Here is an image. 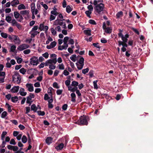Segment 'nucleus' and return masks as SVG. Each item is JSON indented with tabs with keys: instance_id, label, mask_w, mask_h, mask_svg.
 Masks as SVG:
<instances>
[{
	"instance_id": "obj_1",
	"label": "nucleus",
	"mask_w": 153,
	"mask_h": 153,
	"mask_svg": "<svg viewBox=\"0 0 153 153\" xmlns=\"http://www.w3.org/2000/svg\"><path fill=\"white\" fill-rule=\"evenodd\" d=\"M21 78L19 74L16 72H15L12 76V80L15 83L18 84L20 83Z\"/></svg>"
},
{
	"instance_id": "obj_2",
	"label": "nucleus",
	"mask_w": 153,
	"mask_h": 153,
	"mask_svg": "<svg viewBox=\"0 0 153 153\" xmlns=\"http://www.w3.org/2000/svg\"><path fill=\"white\" fill-rule=\"evenodd\" d=\"M76 123L79 125H87L88 123L86 117L85 116H81L79 120L76 122Z\"/></svg>"
},
{
	"instance_id": "obj_3",
	"label": "nucleus",
	"mask_w": 153,
	"mask_h": 153,
	"mask_svg": "<svg viewBox=\"0 0 153 153\" xmlns=\"http://www.w3.org/2000/svg\"><path fill=\"white\" fill-rule=\"evenodd\" d=\"M65 19H56V20L53 24L54 25H60L64 29H66L67 27L66 25V24L65 22H63V21H64Z\"/></svg>"
},
{
	"instance_id": "obj_4",
	"label": "nucleus",
	"mask_w": 153,
	"mask_h": 153,
	"mask_svg": "<svg viewBox=\"0 0 153 153\" xmlns=\"http://www.w3.org/2000/svg\"><path fill=\"white\" fill-rule=\"evenodd\" d=\"M104 8V4L102 3H100L98 5L95 6L94 9L97 13L99 14L103 10Z\"/></svg>"
},
{
	"instance_id": "obj_5",
	"label": "nucleus",
	"mask_w": 153,
	"mask_h": 153,
	"mask_svg": "<svg viewBox=\"0 0 153 153\" xmlns=\"http://www.w3.org/2000/svg\"><path fill=\"white\" fill-rule=\"evenodd\" d=\"M29 12L30 11L29 10H24L21 11L20 13L26 19H28L30 17Z\"/></svg>"
},
{
	"instance_id": "obj_6",
	"label": "nucleus",
	"mask_w": 153,
	"mask_h": 153,
	"mask_svg": "<svg viewBox=\"0 0 153 153\" xmlns=\"http://www.w3.org/2000/svg\"><path fill=\"white\" fill-rule=\"evenodd\" d=\"M118 36L119 37H121L122 40L124 43H126L128 41V38L129 37V35L128 34H126L125 35H123L122 32H120L118 33Z\"/></svg>"
},
{
	"instance_id": "obj_7",
	"label": "nucleus",
	"mask_w": 153,
	"mask_h": 153,
	"mask_svg": "<svg viewBox=\"0 0 153 153\" xmlns=\"http://www.w3.org/2000/svg\"><path fill=\"white\" fill-rule=\"evenodd\" d=\"M30 64L33 65H36L39 63L38 59L36 56H33L30 59Z\"/></svg>"
},
{
	"instance_id": "obj_8",
	"label": "nucleus",
	"mask_w": 153,
	"mask_h": 153,
	"mask_svg": "<svg viewBox=\"0 0 153 153\" xmlns=\"http://www.w3.org/2000/svg\"><path fill=\"white\" fill-rule=\"evenodd\" d=\"M103 28L105 30V32L107 33H110L111 32L112 29L110 27H107L105 22H104L103 24Z\"/></svg>"
},
{
	"instance_id": "obj_9",
	"label": "nucleus",
	"mask_w": 153,
	"mask_h": 153,
	"mask_svg": "<svg viewBox=\"0 0 153 153\" xmlns=\"http://www.w3.org/2000/svg\"><path fill=\"white\" fill-rule=\"evenodd\" d=\"M29 47V45L26 44H24L18 46L17 48V49L20 51H22L28 48Z\"/></svg>"
},
{
	"instance_id": "obj_10",
	"label": "nucleus",
	"mask_w": 153,
	"mask_h": 153,
	"mask_svg": "<svg viewBox=\"0 0 153 153\" xmlns=\"http://www.w3.org/2000/svg\"><path fill=\"white\" fill-rule=\"evenodd\" d=\"M26 86L29 91L31 92L33 91L34 88L32 84L27 83L26 85Z\"/></svg>"
},
{
	"instance_id": "obj_11",
	"label": "nucleus",
	"mask_w": 153,
	"mask_h": 153,
	"mask_svg": "<svg viewBox=\"0 0 153 153\" xmlns=\"http://www.w3.org/2000/svg\"><path fill=\"white\" fill-rule=\"evenodd\" d=\"M68 47V45L67 43H64L63 45H60L58 46V50L60 51L63 49L66 50Z\"/></svg>"
},
{
	"instance_id": "obj_12",
	"label": "nucleus",
	"mask_w": 153,
	"mask_h": 153,
	"mask_svg": "<svg viewBox=\"0 0 153 153\" xmlns=\"http://www.w3.org/2000/svg\"><path fill=\"white\" fill-rule=\"evenodd\" d=\"M13 40L14 42L16 44L19 45L21 43V41L19 37L16 35H14Z\"/></svg>"
},
{
	"instance_id": "obj_13",
	"label": "nucleus",
	"mask_w": 153,
	"mask_h": 153,
	"mask_svg": "<svg viewBox=\"0 0 153 153\" xmlns=\"http://www.w3.org/2000/svg\"><path fill=\"white\" fill-rule=\"evenodd\" d=\"M19 93L22 96H25L27 94V92L25 91V89L22 88H20Z\"/></svg>"
},
{
	"instance_id": "obj_14",
	"label": "nucleus",
	"mask_w": 153,
	"mask_h": 153,
	"mask_svg": "<svg viewBox=\"0 0 153 153\" xmlns=\"http://www.w3.org/2000/svg\"><path fill=\"white\" fill-rule=\"evenodd\" d=\"M19 86H14L11 89V91L13 93H17L19 90Z\"/></svg>"
},
{
	"instance_id": "obj_15",
	"label": "nucleus",
	"mask_w": 153,
	"mask_h": 153,
	"mask_svg": "<svg viewBox=\"0 0 153 153\" xmlns=\"http://www.w3.org/2000/svg\"><path fill=\"white\" fill-rule=\"evenodd\" d=\"M56 45V42L53 41L51 43L50 45H47L46 48L48 49H51L54 47Z\"/></svg>"
},
{
	"instance_id": "obj_16",
	"label": "nucleus",
	"mask_w": 153,
	"mask_h": 153,
	"mask_svg": "<svg viewBox=\"0 0 153 153\" xmlns=\"http://www.w3.org/2000/svg\"><path fill=\"white\" fill-rule=\"evenodd\" d=\"M39 33L37 31H31L30 33L31 34V37L32 38H34L36 35Z\"/></svg>"
},
{
	"instance_id": "obj_17",
	"label": "nucleus",
	"mask_w": 153,
	"mask_h": 153,
	"mask_svg": "<svg viewBox=\"0 0 153 153\" xmlns=\"http://www.w3.org/2000/svg\"><path fill=\"white\" fill-rule=\"evenodd\" d=\"M53 140V139L50 137H48L46 140V143L49 145L51 143Z\"/></svg>"
},
{
	"instance_id": "obj_18",
	"label": "nucleus",
	"mask_w": 153,
	"mask_h": 153,
	"mask_svg": "<svg viewBox=\"0 0 153 153\" xmlns=\"http://www.w3.org/2000/svg\"><path fill=\"white\" fill-rule=\"evenodd\" d=\"M64 146V144L63 143H61L56 146V148L57 150H61L63 149Z\"/></svg>"
},
{
	"instance_id": "obj_19",
	"label": "nucleus",
	"mask_w": 153,
	"mask_h": 153,
	"mask_svg": "<svg viewBox=\"0 0 153 153\" xmlns=\"http://www.w3.org/2000/svg\"><path fill=\"white\" fill-rule=\"evenodd\" d=\"M103 2V0H94L93 2V4L94 5L96 6L100 3H102Z\"/></svg>"
},
{
	"instance_id": "obj_20",
	"label": "nucleus",
	"mask_w": 153,
	"mask_h": 153,
	"mask_svg": "<svg viewBox=\"0 0 153 153\" xmlns=\"http://www.w3.org/2000/svg\"><path fill=\"white\" fill-rule=\"evenodd\" d=\"M53 100L52 97L51 98L48 100V107L49 108H52L53 107V105L51 104V103L53 102Z\"/></svg>"
},
{
	"instance_id": "obj_21",
	"label": "nucleus",
	"mask_w": 153,
	"mask_h": 153,
	"mask_svg": "<svg viewBox=\"0 0 153 153\" xmlns=\"http://www.w3.org/2000/svg\"><path fill=\"white\" fill-rule=\"evenodd\" d=\"M84 32L86 35L88 36H91V30L90 29L88 28L86 30H85L84 31Z\"/></svg>"
},
{
	"instance_id": "obj_22",
	"label": "nucleus",
	"mask_w": 153,
	"mask_h": 153,
	"mask_svg": "<svg viewBox=\"0 0 153 153\" xmlns=\"http://www.w3.org/2000/svg\"><path fill=\"white\" fill-rule=\"evenodd\" d=\"M19 4V1L18 0H13L11 2L12 6H14L17 5Z\"/></svg>"
},
{
	"instance_id": "obj_23",
	"label": "nucleus",
	"mask_w": 153,
	"mask_h": 153,
	"mask_svg": "<svg viewBox=\"0 0 153 153\" xmlns=\"http://www.w3.org/2000/svg\"><path fill=\"white\" fill-rule=\"evenodd\" d=\"M16 46L15 45H12L10 47L9 52L11 53H14L16 48Z\"/></svg>"
},
{
	"instance_id": "obj_24",
	"label": "nucleus",
	"mask_w": 153,
	"mask_h": 153,
	"mask_svg": "<svg viewBox=\"0 0 153 153\" xmlns=\"http://www.w3.org/2000/svg\"><path fill=\"white\" fill-rule=\"evenodd\" d=\"M6 20L9 23H10L12 21V18L11 16L8 15H6Z\"/></svg>"
},
{
	"instance_id": "obj_25",
	"label": "nucleus",
	"mask_w": 153,
	"mask_h": 153,
	"mask_svg": "<svg viewBox=\"0 0 153 153\" xmlns=\"http://www.w3.org/2000/svg\"><path fill=\"white\" fill-rule=\"evenodd\" d=\"M26 8L25 6L23 4H21L19 5L18 7V9L19 10H24L26 9Z\"/></svg>"
},
{
	"instance_id": "obj_26",
	"label": "nucleus",
	"mask_w": 153,
	"mask_h": 153,
	"mask_svg": "<svg viewBox=\"0 0 153 153\" xmlns=\"http://www.w3.org/2000/svg\"><path fill=\"white\" fill-rule=\"evenodd\" d=\"M68 88L69 91H70L73 92H74L77 89V87L76 88H72L71 86H68Z\"/></svg>"
},
{
	"instance_id": "obj_27",
	"label": "nucleus",
	"mask_w": 153,
	"mask_h": 153,
	"mask_svg": "<svg viewBox=\"0 0 153 153\" xmlns=\"http://www.w3.org/2000/svg\"><path fill=\"white\" fill-rule=\"evenodd\" d=\"M31 109L32 110L36 112L38 109V108L36 106L35 104H33L31 106Z\"/></svg>"
},
{
	"instance_id": "obj_28",
	"label": "nucleus",
	"mask_w": 153,
	"mask_h": 153,
	"mask_svg": "<svg viewBox=\"0 0 153 153\" xmlns=\"http://www.w3.org/2000/svg\"><path fill=\"white\" fill-rule=\"evenodd\" d=\"M123 16V12L120 11L119 12H118L117 13L116 16L117 18H119L121 17H122Z\"/></svg>"
},
{
	"instance_id": "obj_29",
	"label": "nucleus",
	"mask_w": 153,
	"mask_h": 153,
	"mask_svg": "<svg viewBox=\"0 0 153 153\" xmlns=\"http://www.w3.org/2000/svg\"><path fill=\"white\" fill-rule=\"evenodd\" d=\"M11 100L12 102H16L18 101V97L15 96L14 97H12Z\"/></svg>"
},
{
	"instance_id": "obj_30",
	"label": "nucleus",
	"mask_w": 153,
	"mask_h": 153,
	"mask_svg": "<svg viewBox=\"0 0 153 153\" xmlns=\"http://www.w3.org/2000/svg\"><path fill=\"white\" fill-rule=\"evenodd\" d=\"M27 100H26V103L27 104H29V105H30L31 103L32 102V99L30 98L29 97H27Z\"/></svg>"
},
{
	"instance_id": "obj_31",
	"label": "nucleus",
	"mask_w": 153,
	"mask_h": 153,
	"mask_svg": "<svg viewBox=\"0 0 153 153\" xmlns=\"http://www.w3.org/2000/svg\"><path fill=\"white\" fill-rule=\"evenodd\" d=\"M72 10V9L70 6L68 5L66 7V11L68 13H70Z\"/></svg>"
},
{
	"instance_id": "obj_32",
	"label": "nucleus",
	"mask_w": 153,
	"mask_h": 153,
	"mask_svg": "<svg viewBox=\"0 0 153 153\" xmlns=\"http://www.w3.org/2000/svg\"><path fill=\"white\" fill-rule=\"evenodd\" d=\"M58 67L59 69L63 70L65 69V66L64 64L63 63L59 64Z\"/></svg>"
},
{
	"instance_id": "obj_33",
	"label": "nucleus",
	"mask_w": 153,
	"mask_h": 153,
	"mask_svg": "<svg viewBox=\"0 0 153 153\" xmlns=\"http://www.w3.org/2000/svg\"><path fill=\"white\" fill-rule=\"evenodd\" d=\"M76 65L77 68L79 70L82 69L84 65L83 64H79L77 63H76Z\"/></svg>"
},
{
	"instance_id": "obj_34",
	"label": "nucleus",
	"mask_w": 153,
	"mask_h": 153,
	"mask_svg": "<svg viewBox=\"0 0 153 153\" xmlns=\"http://www.w3.org/2000/svg\"><path fill=\"white\" fill-rule=\"evenodd\" d=\"M97 82L98 81L97 80L94 81L93 82L94 88L96 89H97L98 88V86L97 84Z\"/></svg>"
},
{
	"instance_id": "obj_35",
	"label": "nucleus",
	"mask_w": 153,
	"mask_h": 153,
	"mask_svg": "<svg viewBox=\"0 0 153 153\" xmlns=\"http://www.w3.org/2000/svg\"><path fill=\"white\" fill-rule=\"evenodd\" d=\"M53 64L51 59L47 60L45 62V66H48L50 64Z\"/></svg>"
},
{
	"instance_id": "obj_36",
	"label": "nucleus",
	"mask_w": 153,
	"mask_h": 153,
	"mask_svg": "<svg viewBox=\"0 0 153 153\" xmlns=\"http://www.w3.org/2000/svg\"><path fill=\"white\" fill-rule=\"evenodd\" d=\"M84 59L83 57L81 58L79 60V61L78 62H77L76 63L81 64H83L84 65Z\"/></svg>"
},
{
	"instance_id": "obj_37",
	"label": "nucleus",
	"mask_w": 153,
	"mask_h": 153,
	"mask_svg": "<svg viewBox=\"0 0 153 153\" xmlns=\"http://www.w3.org/2000/svg\"><path fill=\"white\" fill-rule=\"evenodd\" d=\"M22 141L23 143H25L27 141V138L26 137L25 135H23L22 137Z\"/></svg>"
},
{
	"instance_id": "obj_38",
	"label": "nucleus",
	"mask_w": 153,
	"mask_h": 153,
	"mask_svg": "<svg viewBox=\"0 0 153 153\" xmlns=\"http://www.w3.org/2000/svg\"><path fill=\"white\" fill-rule=\"evenodd\" d=\"M7 133L6 131H4L2 132V134L1 135V139L2 140H4V138L5 136L6 135Z\"/></svg>"
},
{
	"instance_id": "obj_39",
	"label": "nucleus",
	"mask_w": 153,
	"mask_h": 153,
	"mask_svg": "<svg viewBox=\"0 0 153 153\" xmlns=\"http://www.w3.org/2000/svg\"><path fill=\"white\" fill-rule=\"evenodd\" d=\"M51 98L50 97H49L48 94H45L44 97V100H48H48H49Z\"/></svg>"
},
{
	"instance_id": "obj_40",
	"label": "nucleus",
	"mask_w": 153,
	"mask_h": 153,
	"mask_svg": "<svg viewBox=\"0 0 153 153\" xmlns=\"http://www.w3.org/2000/svg\"><path fill=\"white\" fill-rule=\"evenodd\" d=\"M14 16L16 19H17L19 17L20 14L17 11H15L14 12Z\"/></svg>"
},
{
	"instance_id": "obj_41",
	"label": "nucleus",
	"mask_w": 153,
	"mask_h": 153,
	"mask_svg": "<svg viewBox=\"0 0 153 153\" xmlns=\"http://www.w3.org/2000/svg\"><path fill=\"white\" fill-rule=\"evenodd\" d=\"M19 72L23 74H25L26 72V70L24 68H22L19 70Z\"/></svg>"
},
{
	"instance_id": "obj_42",
	"label": "nucleus",
	"mask_w": 153,
	"mask_h": 153,
	"mask_svg": "<svg viewBox=\"0 0 153 153\" xmlns=\"http://www.w3.org/2000/svg\"><path fill=\"white\" fill-rule=\"evenodd\" d=\"M91 13L92 11L89 10L86 11L85 12V13L86 15L88 17H89V18H91L90 15L91 14Z\"/></svg>"
},
{
	"instance_id": "obj_43",
	"label": "nucleus",
	"mask_w": 153,
	"mask_h": 153,
	"mask_svg": "<svg viewBox=\"0 0 153 153\" xmlns=\"http://www.w3.org/2000/svg\"><path fill=\"white\" fill-rule=\"evenodd\" d=\"M70 58L72 61L74 62H75L76 61V56L75 55H73Z\"/></svg>"
},
{
	"instance_id": "obj_44",
	"label": "nucleus",
	"mask_w": 153,
	"mask_h": 153,
	"mask_svg": "<svg viewBox=\"0 0 153 153\" xmlns=\"http://www.w3.org/2000/svg\"><path fill=\"white\" fill-rule=\"evenodd\" d=\"M49 68L50 70H54L56 68V65L54 64H50L48 65Z\"/></svg>"
},
{
	"instance_id": "obj_45",
	"label": "nucleus",
	"mask_w": 153,
	"mask_h": 153,
	"mask_svg": "<svg viewBox=\"0 0 153 153\" xmlns=\"http://www.w3.org/2000/svg\"><path fill=\"white\" fill-rule=\"evenodd\" d=\"M40 4L46 10H47L48 9V6L47 4H44L43 2H41Z\"/></svg>"
},
{
	"instance_id": "obj_46",
	"label": "nucleus",
	"mask_w": 153,
	"mask_h": 153,
	"mask_svg": "<svg viewBox=\"0 0 153 153\" xmlns=\"http://www.w3.org/2000/svg\"><path fill=\"white\" fill-rule=\"evenodd\" d=\"M89 70V68H87L85 69H83L82 70V73L83 74H85L86 73H87L88 72Z\"/></svg>"
},
{
	"instance_id": "obj_47",
	"label": "nucleus",
	"mask_w": 153,
	"mask_h": 153,
	"mask_svg": "<svg viewBox=\"0 0 153 153\" xmlns=\"http://www.w3.org/2000/svg\"><path fill=\"white\" fill-rule=\"evenodd\" d=\"M16 59L17 60V62L19 64L21 63L22 61V59L21 58L17 57Z\"/></svg>"
},
{
	"instance_id": "obj_48",
	"label": "nucleus",
	"mask_w": 153,
	"mask_h": 153,
	"mask_svg": "<svg viewBox=\"0 0 153 153\" xmlns=\"http://www.w3.org/2000/svg\"><path fill=\"white\" fill-rule=\"evenodd\" d=\"M11 23L13 26L16 25L18 23L15 19H12Z\"/></svg>"
},
{
	"instance_id": "obj_49",
	"label": "nucleus",
	"mask_w": 153,
	"mask_h": 153,
	"mask_svg": "<svg viewBox=\"0 0 153 153\" xmlns=\"http://www.w3.org/2000/svg\"><path fill=\"white\" fill-rule=\"evenodd\" d=\"M7 113L6 111H4L2 112L1 115V117L2 118H4L7 116Z\"/></svg>"
},
{
	"instance_id": "obj_50",
	"label": "nucleus",
	"mask_w": 153,
	"mask_h": 153,
	"mask_svg": "<svg viewBox=\"0 0 153 153\" xmlns=\"http://www.w3.org/2000/svg\"><path fill=\"white\" fill-rule=\"evenodd\" d=\"M2 37L4 38H7V33H1Z\"/></svg>"
},
{
	"instance_id": "obj_51",
	"label": "nucleus",
	"mask_w": 153,
	"mask_h": 153,
	"mask_svg": "<svg viewBox=\"0 0 153 153\" xmlns=\"http://www.w3.org/2000/svg\"><path fill=\"white\" fill-rule=\"evenodd\" d=\"M51 33L53 35H55L56 33V32L55 30L53 28H51Z\"/></svg>"
},
{
	"instance_id": "obj_52",
	"label": "nucleus",
	"mask_w": 153,
	"mask_h": 153,
	"mask_svg": "<svg viewBox=\"0 0 153 153\" xmlns=\"http://www.w3.org/2000/svg\"><path fill=\"white\" fill-rule=\"evenodd\" d=\"M78 85V82L75 81H73L72 82V83H71V85L72 86H77Z\"/></svg>"
},
{
	"instance_id": "obj_53",
	"label": "nucleus",
	"mask_w": 153,
	"mask_h": 153,
	"mask_svg": "<svg viewBox=\"0 0 153 153\" xmlns=\"http://www.w3.org/2000/svg\"><path fill=\"white\" fill-rule=\"evenodd\" d=\"M31 12L32 13V14L33 15H37L38 13V10L37 9H34V10H31Z\"/></svg>"
},
{
	"instance_id": "obj_54",
	"label": "nucleus",
	"mask_w": 153,
	"mask_h": 153,
	"mask_svg": "<svg viewBox=\"0 0 153 153\" xmlns=\"http://www.w3.org/2000/svg\"><path fill=\"white\" fill-rule=\"evenodd\" d=\"M37 113L40 116H43L45 115V112L43 111H38Z\"/></svg>"
},
{
	"instance_id": "obj_55",
	"label": "nucleus",
	"mask_w": 153,
	"mask_h": 153,
	"mask_svg": "<svg viewBox=\"0 0 153 153\" xmlns=\"http://www.w3.org/2000/svg\"><path fill=\"white\" fill-rule=\"evenodd\" d=\"M31 10L35 9V4L34 3H32L30 5Z\"/></svg>"
},
{
	"instance_id": "obj_56",
	"label": "nucleus",
	"mask_w": 153,
	"mask_h": 153,
	"mask_svg": "<svg viewBox=\"0 0 153 153\" xmlns=\"http://www.w3.org/2000/svg\"><path fill=\"white\" fill-rule=\"evenodd\" d=\"M10 144L13 145H15L16 144V143L15 142V140L14 139H12L10 140Z\"/></svg>"
},
{
	"instance_id": "obj_57",
	"label": "nucleus",
	"mask_w": 153,
	"mask_h": 153,
	"mask_svg": "<svg viewBox=\"0 0 153 153\" xmlns=\"http://www.w3.org/2000/svg\"><path fill=\"white\" fill-rule=\"evenodd\" d=\"M59 71L57 70H56L54 71L53 76H57L59 74Z\"/></svg>"
},
{
	"instance_id": "obj_58",
	"label": "nucleus",
	"mask_w": 153,
	"mask_h": 153,
	"mask_svg": "<svg viewBox=\"0 0 153 153\" xmlns=\"http://www.w3.org/2000/svg\"><path fill=\"white\" fill-rule=\"evenodd\" d=\"M30 52V50L29 49H26L23 51V53L25 54H29Z\"/></svg>"
},
{
	"instance_id": "obj_59",
	"label": "nucleus",
	"mask_w": 153,
	"mask_h": 153,
	"mask_svg": "<svg viewBox=\"0 0 153 153\" xmlns=\"http://www.w3.org/2000/svg\"><path fill=\"white\" fill-rule=\"evenodd\" d=\"M63 90L61 89L57 90L56 91V93L58 95H61L62 92Z\"/></svg>"
},
{
	"instance_id": "obj_60",
	"label": "nucleus",
	"mask_w": 153,
	"mask_h": 153,
	"mask_svg": "<svg viewBox=\"0 0 153 153\" xmlns=\"http://www.w3.org/2000/svg\"><path fill=\"white\" fill-rule=\"evenodd\" d=\"M69 39V37L67 36H66L63 39V42L65 43H67Z\"/></svg>"
},
{
	"instance_id": "obj_61",
	"label": "nucleus",
	"mask_w": 153,
	"mask_h": 153,
	"mask_svg": "<svg viewBox=\"0 0 153 153\" xmlns=\"http://www.w3.org/2000/svg\"><path fill=\"white\" fill-rule=\"evenodd\" d=\"M42 56L46 59H47L49 56V54L48 52H46L42 55Z\"/></svg>"
},
{
	"instance_id": "obj_62",
	"label": "nucleus",
	"mask_w": 153,
	"mask_h": 153,
	"mask_svg": "<svg viewBox=\"0 0 153 153\" xmlns=\"http://www.w3.org/2000/svg\"><path fill=\"white\" fill-rule=\"evenodd\" d=\"M55 29L59 32H60L61 31V27L59 26L56 27Z\"/></svg>"
},
{
	"instance_id": "obj_63",
	"label": "nucleus",
	"mask_w": 153,
	"mask_h": 153,
	"mask_svg": "<svg viewBox=\"0 0 153 153\" xmlns=\"http://www.w3.org/2000/svg\"><path fill=\"white\" fill-rule=\"evenodd\" d=\"M87 8L89 10H90L91 11H92L93 10V7L91 5H89L88 6Z\"/></svg>"
},
{
	"instance_id": "obj_64",
	"label": "nucleus",
	"mask_w": 153,
	"mask_h": 153,
	"mask_svg": "<svg viewBox=\"0 0 153 153\" xmlns=\"http://www.w3.org/2000/svg\"><path fill=\"white\" fill-rule=\"evenodd\" d=\"M68 105L67 104H64L62 107V108L64 111L66 110L67 108Z\"/></svg>"
}]
</instances>
